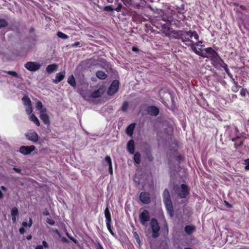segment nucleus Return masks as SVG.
I'll return each instance as SVG.
<instances>
[{
	"label": "nucleus",
	"instance_id": "obj_51",
	"mask_svg": "<svg viewBox=\"0 0 249 249\" xmlns=\"http://www.w3.org/2000/svg\"><path fill=\"white\" fill-rule=\"evenodd\" d=\"M13 170L14 171H15L16 172L18 173H20L21 172V170L18 169V168H17L16 167H14L13 168Z\"/></svg>",
	"mask_w": 249,
	"mask_h": 249
},
{
	"label": "nucleus",
	"instance_id": "obj_47",
	"mask_svg": "<svg viewBox=\"0 0 249 249\" xmlns=\"http://www.w3.org/2000/svg\"><path fill=\"white\" fill-rule=\"evenodd\" d=\"M197 40L198 41L197 42H196V43H195V46H203V45H201V44L203 43L202 41L198 40V39Z\"/></svg>",
	"mask_w": 249,
	"mask_h": 249
},
{
	"label": "nucleus",
	"instance_id": "obj_17",
	"mask_svg": "<svg viewBox=\"0 0 249 249\" xmlns=\"http://www.w3.org/2000/svg\"><path fill=\"white\" fill-rule=\"evenodd\" d=\"M127 149L131 154L134 153L135 148L134 141L131 140L128 142L127 144Z\"/></svg>",
	"mask_w": 249,
	"mask_h": 249
},
{
	"label": "nucleus",
	"instance_id": "obj_12",
	"mask_svg": "<svg viewBox=\"0 0 249 249\" xmlns=\"http://www.w3.org/2000/svg\"><path fill=\"white\" fill-rule=\"evenodd\" d=\"M140 200L144 204L150 202V195L148 193L142 192L140 195Z\"/></svg>",
	"mask_w": 249,
	"mask_h": 249
},
{
	"label": "nucleus",
	"instance_id": "obj_38",
	"mask_svg": "<svg viewBox=\"0 0 249 249\" xmlns=\"http://www.w3.org/2000/svg\"><path fill=\"white\" fill-rule=\"evenodd\" d=\"M105 160V161L107 163L108 166H111L112 165L111 159L109 156H106Z\"/></svg>",
	"mask_w": 249,
	"mask_h": 249
},
{
	"label": "nucleus",
	"instance_id": "obj_33",
	"mask_svg": "<svg viewBox=\"0 0 249 249\" xmlns=\"http://www.w3.org/2000/svg\"><path fill=\"white\" fill-rule=\"evenodd\" d=\"M32 224H33L32 219H31V218H30L28 223H27L26 222H23L22 223V225L23 226V227H26L27 226L30 227L32 225Z\"/></svg>",
	"mask_w": 249,
	"mask_h": 249
},
{
	"label": "nucleus",
	"instance_id": "obj_52",
	"mask_svg": "<svg viewBox=\"0 0 249 249\" xmlns=\"http://www.w3.org/2000/svg\"><path fill=\"white\" fill-rule=\"evenodd\" d=\"M108 168H109V173H110V174L112 175L113 170H112V165L111 166H108Z\"/></svg>",
	"mask_w": 249,
	"mask_h": 249
},
{
	"label": "nucleus",
	"instance_id": "obj_49",
	"mask_svg": "<svg viewBox=\"0 0 249 249\" xmlns=\"http://www.w3.org/2000/svg\"><path fill=\"white\" fill-rule=\"evenodd\" d=\"M19 231L20 234H23L25 232V229L23 227L20 228L19 230Z\"/></svg>",
	"mask_w": 249,
	"mask_h": 249
},
{
	"label": "nucleus",
	"instance_id": "obj_21",
	"mask_svg": "<svg viewBox=\"0 0 249 249\" xmlns=\"http://www.w3.org/2000/svg\"><path fill=\"white\" fill-rule=\"evenodd\" d=\"M195 230V227L194 226L188 225L185 227V231L188 234H191Z\"/></svg>",
	"mask_w": 249,
	"mask_h": 249
},
{
	"label": "nucleus",
	"instance_id": "obj_62",
	"mask_svg": "<svg viewBox=\"0 0 249 249\" xmlns=\"http://www.w3.org/2000/svg\"><path fill=\"white\" fill-rule=\"evenodd\" d=\"M31 238H32V236H31V235H29V236H28L27 237V239L28 240H30V239H31Z\"/></svg>",
	"mask_w": 249,
	"mask_h": 249
},
{
	"label": "nucleus",
	"instance_id": "obj_27",
	"mask_svg": "<svg viewBox=\"0 0 249 249\" xmlns=\"http://www.w3.org/2000/svg\"><path fill=\"white\" fill-rule=\"evenodd\" d=\"M22 100L24 105L25 106L32 104L31 100L26 96H24L22 98Z\"/></svg>",
	"mask_w": 249,
	"mask_h": 249
},
{
	"label": "nucleus",
	"instance_id": "obj_35",
	"mask_svg": "<svg viewBox=\"0 0 249 249\" xmlns=\"http://www.w3.org/2000/svg\"><path fill=\"white\" fill-rule=\"evenodd\" d=\"M7 22L4 19L0 18V29L7 26Z\"/></svg>",
	"mask_w": 249,
	"mask_h": 249
},
{
	"label": "nucleus",
	"instance_id": "obj_19",
	"mask_svg": "<svg viewBox=\"0 0 249 249\" xmlns=\"http://www.w3.org/2000/svg\"><path fill=\"white\" fill-rule=\"evenodd\" d=\"M58 68L57 65L53 64L48 65L46 68V71L49 73H51L57 70Z\"/></svg>",
	"mask_w": 249,
	"mask_h": 249
},
{
	"label": "nucleus",
	"instance_id": "obj_59",
	"mask_svg": "<svg viewBox=\"0 0 249 249\" xmlns=\"http://www.w3.org/2000/svg\"><path fill=\"white\" fill-rule=\"evenodd\" d=\"M3 197V195L2 193V192L1 191V190H0V199H2Z\"/></svg>",
	"mask_w": 249,
	"mask_h": 249
},
{
	"label": "nucleus",
	"instance_id": "obj_23",
	"mask_svg": "<svg viewBox=\"0 0 249 249\" xmlns=\"http://www.w3.org/2000/svg\"><path fill=\"white\" fill-rule=\"evenodd\" d=\"M135 127V124H130L126 128V133L129 136H132L133 134V130Z\"/></svg>",
	"mask_w": 249,
	"mask_h": 249
},
{
	"label": "nucleus",
	"instance_id": "obj_13",
	"mask_svg": "<svg viewBox=\"0 0 249 249\" xmlns=\"http://www.w3.org/2000/svg\"><path fill=\"white\" fill-rule=\"evenodd\" d=\"M146 110L148 114L155 116L159 113V109L154 106L148 107Z\"/></svg>",
	"mask_w": 249,
	"mask_h": 249
},
{
	"label": "nucleus",
	"instance_id": "obj_2",
	"mask_svg": "<svg viewBox=\"0 0 249 249\" xmlns=\"http://www.w3.org/2000/svg\"><path fill=\"white\" fill-rule=\"evenodd\" d=\"M163 199L168 213L171 216H172L174 213L173 206L169 192L167 189H165L163 192Z\"/></svg>",
	"mask_w": 249,
	"mask_h": 249
},
{
	"label": "nucleus",
	"instance_id": "obj_58",
	"mask_svg": "<svg viewBox=\"0 0 249 249\" xmlns=\"http://www.w3.org/2000/svg\"><path fill=\"white\" fill-rule=\"evenodd\" d=\"M124 4H128L129 1L127 0H122Z\"/></svg>",
	"mask_w": 249,
	"mask_h": 249
},
{
	"label": "nucleus",
	"instance_id": "obj_30",
	"mask_svg": "<svg viewBox=\"0 0 249 249\" xmlns=\"http://www.w3.org/2000/svg\"><path fill=\"white\" fill-rule=\"evenodd\" d=\"M234 132L235 133H237V135L235 137H232L231 138V140L232 142H235L237 139L240 138L241 137L240 134H238L239 131L237 127L234 128Z\"/></svg>",
	"mask_w": 249,
	"mask_h": 249
},
{
	"label": "nucleus",
	"instance_id": "obj_11",
	"mask_svg": "<svg viewBox=\"0 0 249 249\" xmlns=\"http://www.w3.org/2000/svg\"><path fill=\"white\" fill-rule=\"evenodd\" d=\"M39 117L40 119L46 124H50V118L47 114V109L44 108L40 112Z\"/></svg>",
	"mask_w": 249,
	"mask_h": 249
},
{
	"label": "nucleus",
	"instance_id": "obj_61",
	"mask_svg": "<svg viewBox=\"0 0 249 249\" xmlns=\"http://www.w3.org/2000/svg\"><path fill=\"white\" fill-rule=\"evenodd\" d=\"M44 214L45 215H48L49 214V213L47 211V212H45L44 213Z\"/></svg>",
	"mask_w": 249,
	"mask_h": 249
},
{
	"label": "nucleus",
	"instance_id": "obj_60",
	"mask_svg": "<svg viewBox=\"0 0 249 249\" xmlns=\"http://www.w3.org/2000/svg\"><path fill=\"white\" fill-rule=\"evenodd\" d=\"M243 144V142H241L239 144H238V145H237L236 144H234V146L235 147H236L237 146H240L241 145H242Z\"/></svg>",
	"mask_w": 249,
	"mask_h": 249
},
{
	"label": "nucleus",
	"instance_id": "obj_53",
	"mask_svg": "<svg viewBox=\"0 0 249 249\" xmlns=\"http://www.w3.org/2000/svg\"><path fill=\"white\" fill-rule=\"evenodd\" d=\"M228 76H229L230 77V78L231 79V81H232V83H233V81H235L234 80V78H233V77L232 75L231 74H229V75H228Z\"/></svg>",
	"mask_w": 249,
	"mask_h": 249
},
{
	"label": "nucleus",
	"instance_id": "obj_45",
	"mask_svg": "<svg viewBox=\"0 0 249 249\" xmlns=\"http://www.w3.org/2000/svg\"><path fill=\"white\" fill-rule=\"evenodd\" d=\"M134 237L136 238V241L138 242V243L140 244V239L139 235L136 232H135L134 233Z\"/></svg>",
	"mask_w": 249,
	"mask_h": 249
},
{
	"label": "nucleus",
	"instance_id": "obj_8",
	"mask_svg": "<svg viewBox=\"0 0 249 249\" xmlns=\"http://www.w3.org/2000/svg\"><path fill=\"white\" fill-rule=\"evenodd\" d=\"M119 81L118 80H114L107 90V94L112 95L114 94L118 89Z\"/></svg>",
	"mask_w": 249,
	"mask_h": 249
},
{
	"label": "nucleus",
	"instance_id": "obj_6",
	"mask_svg": "<svg viewBox=\"0 0 249 249\" xmlns=\"http://www.w3.org/2000/svg\"><path fill=\"white\" fill-rule=\"evenodd\" d=\"M141 223L145 226H147V223L150 220V214L148 211L144 210L139 215Z\"/></svg>",
	"mask_w": 249,
	"mask_h": 249
},
{
	"label": "nucleus",
	"instance_id": "obj_18",
	"mask_svg": "<svg viewBox=\"0 0 249 249\" xmlns=\"http://www.w3.org/2000/svg\"><path fill=\"white\" fill-rule=\"evenodd\" d=\"M104 92V90L102 88H99L97 90L93 92L91 94V97L93 98H98L101 96Z\"/></svg>",
	"mask_w": 249,
	"mask_h": 249
},
{
	"label": "nucleus",
	"instance_id": "obj_39",
	"mask_svg": "<svg viewBox=\"0 0 249 249\" xmlns=\"http://www.w3.org/2000/svg\"><path fill=\"white\" fill-rule=\"evenodd\" d=\"M107 230L109 231V232L111 233L112 235L115 237L116 234L113 231L111 227V224L107 225Z\"/></svg>",
	"mask_w": 249,
	"mask_h": 249
},
{
	"label": "nucleus",
	"instance_id": "obj_28",
	"mask_svg": "<svg viewBox=\"0 0 249 249\" xmlns=\"http://www.w3.org/2000/svg\"><path fill=\"white\" fill-rule=\"evenodd\" d=\"M36 108L37 110H39L40 112L42 111L43 109L46 108L43 107L42 103L40 101H37L36 103Z\"/></svg>",
	"mask_w": 249,
	"mask_h": 249
},
{
	"label": "nucleus",
	"instance_id": "obj_7",
	"mask_svg": "<svg viewBox=\"0 0 249 249\" xmlns=\"http://www.w3.org/2000/svg\"><path fill=\"white\" fill-rule=\"evenodd\" d=\"M177 193L180 198H185L187 195L189 193L188 186L184 184H181V186L178 188Z\"/></svg>",
	"mask_w": 249,
	"mask_h": 249
},
{
	"label": "nucleus",
	"instance_id": "obj_40",
	"mask_svg": "<svg viewBox=\"0 0 249 249\" xmlns=\"http://www.w3.org/2000/svg\"><path fill=\"white\" fill-rule=\"evenodd\" d=\"M128 107V102H124L123 103V106L122 107V111H125L127 110Z\"/></svg>",
	"mask_w": 249,
	"mask_h": 249
},
{
	"label": "nucleus",
	"instance_id": "obj_55",
	"mask_svg": "<svg viewBox=\"0 0 249 249\" xmlns=\"http://www.w3.org/2000/svg\"><path fill=\"white\" fill-rule=\"evenodd\" d=\"M225 71L227 73L228 75H229V74H231L230 72V70L228 68L226 69Z\"/></svg>",
	"mask_w": 249,
	"mask_h": 249
},
{
	"label": "nucleus",
	"instance_id": "obj_24",
	"mask_svg": "<svg viewBox=\"0 0 249 249\" xmlns=\"http://www.w3.org/2000/svg\"><path fill=\"white\" fill-rule=\"evenodd\" d=\"M96 76L100 79H105L107 75L105 72L103 71H98L96 73Z\"/></svg>",
	"mask_w": 249,
	"mask_h": 249
},
{
	"label": "nucleus",
	"instance_id": "obj_54",
	"mask_svg": "<svg viewBox=\"0 0 249 249\" xmlns=\"http://www.w3.org/2000/svg\"><path fill=\"white\" fill-rule=\"evenodd\" d=\"M12 219L13 223H16V216H12Z\"/></svg>",
	"mask_w": 249,
	"mask_h": 249
},
{
	"label": "nucleus",
	"instance_id": "obj_29",
	"mask_svg": "<svg viewBox=\"0 0 249 249\" xmlns=\"http://www.w3.org/2000/svg\"><path fill=\"white\" fill-rule=\"evenodd\" d=\"M233 86L232 87V90L234 92H237L239 90V88L240 87L238 82L236 81H233Z\"/></svg>",
	"mask_w": 249,
	"mask_h": 249
},
{
	"label": "nucleus",
	"instance_id": "obj_25",
	"mask_svg": "<svg viewBox=\"0 0 249 249\" xmlns=\"http://www.w3.org/2000/svg\"><path fill=\"white\" fill-rule=\"evenodd\" d=\"M30 120L31 121L34 123L37 126L40 125V123L37 117L33 114H31L30 116Z\"/></svg>",
	"mask_w": 249,
	"mask_h": 249
},
{
	"label": "nucleus",
	"instance_id": "obj_9",
	"mask_svg": "<svg viewBox=\"0 0 249 249\" xmlns=\"http://www.w3.org/2000/svg\"><path fill=\"white\" fill-rule=\"evenodd\" d=\"M36 147L34 145L31 146H22L19 148V152L23 155L30 154L32 151H34Z\"/></svg>",
	"mask_w": 249,
	"mask_h": 249
},
{
	"label": "nucleus",
	"instance_id": "obj_5",
	"mask_svg": "<svg viewBox=\"0 0 249 249\" xmlns=\"http://www.w3.org/2000/svg\"><path fill=\"white\" fill-rule=\"evenodd\" d=\"M25 68L30 71H36L41 67V65L37 62H28L24 65Z\"/></svg>",
	"mask_w": 249,
	"mask_h": 249
},
{
	"label": "nucleus",
	"instance_id": "obj_10",
	"mask_svg": "<svg viewBox=\"0 0 249 249\" xmlns=\"http://www.w3.org/2000/svg\"><path fill=\"white\" fill-rule=\"evenodd\" d=\"M26 138L34 142H37L38 140V136L37 133L34 131H30L25 134Z\"/></svg>",
	"mask_w": 249,
	"mask_h": 249
},
{
	"label": "nucleus",
	"instance_id": "obj_22",
	"mask_svg": "<svg viewBox=\"0 0 249 249\" xmlns=\"http://www.w3.org/2000/svg\"><path fill=\"white\" fill-rule=\"evenodd\" d=\"M68 83L72 87H76V82L73 75H71L68 78Z\"/></svg>",
	"mask_w": 249,
	"mask_h": 249
},
{
	"label": "nucleus",
	"instance_id": "obj_31",
	"mask_svg": "<svg viewBox=\"0 0 249 249\" xmlns=\"http://www.w3.org/2000/svg\"><path fill=\"white\" fill-rule=\"evenodd\" d=\"M2 72H5V73H6L13 77H18V74L17 73V72H16V71H2Z\"/></svg>",
	"mask_w": 249,
	"mask_h": 249
},
{
	"label": "nucleus",
	"instance_id": "obj_1",
	"mask_svg": "<svg viewBox=\"0 0 249 249\" xmlns=\"http://www.w3.org/2000/svg\"><path fill=\"white\" fill-rule=\"evenodd\" d=\"M178 38L187 46H191L193 44V41L190 39L193 37L196 40H198L199 36L196 31H179L178 32Z\"/></svg>",
	"mask_w": 249,
	"mask_h": 249
},
{
	"label": "nucleus",
	"instance_id": "obj_34",
	"mask_svg": "<svg viewBox=\"0 0 249 249\" xmlns=\"http://www.w3.org/2000/svg\"><path fill=\"white\" fill-rule=\"evenodd\" d=\"M18 214V211L16 207L12 209L11 215L12 216H17Z\"/></svg>",
	"mask_w": 249,
	"mask_h": 249
},
{
	"label": "nucleus",
	"instance_id": "obj_37",
	"mask_svg": "<svg viewBox=\"0 0 249 249\" xmlns=\"http://www.w3.org/2000/svg\"><path fill=\"white\" fill-rule=\"evenodd\" d=\"M145 4L146 1H145V0H140V2H139V3L137 4L136 7L138 8L141 7H143L145 6Z\"/></svg>",
	"mask_w": 249,
	"mask_h": 249
},
{
	"label": "nucleus",
	"instance_id": "obj_48",
	"mask_svg": "<svg viewBox=\"0 0 249 249\" xmlns=\"http://www.w3.org/2000/svg\"><path fill=\"white\" fill-rule=\"evenodd\" d=\"M80 44V43L79 42H76L74 43H73V44H72L71 46L73 47H77L79 46Z\"/></svg>",
	"mask_w": 249,
	"mask_h": 249
},
{
	"label": "nucleus",
	"instance_id": "obj_26",
	"mask_svg": "<svg viewBox=\"0 0 249 249\" xmlns=\"http://www.w3.org/2000/svg\"><path fill=\"white\" fill-rule=\"evenodd\" d=\"M133 159H134V160L136 164H139L140 163L141 155L139 153H138V152L136 153L134 155Z\"/></svg>",
	"mask_w": 249,
	"mask_h": 249
},
{
	"label": "nucleus",
	"instance_id": "obj_44",
	"mask_svg": "<svg viewBox=\"0 0 249 249\" xmlns=\"http://www.w3.org/2000/svg\"><path fill=\"white\" fill-rule=\"evenodd\" d=\"M46 222L51 225H53L55 223L54 221L53 220L49 218L47 219Z\"/></svg>",
	"mask_w": 249,
	"mask_h": 249
},
{
	"label": "nucleus",
	"instance_id": "obj_41",
	"mask_svg": "<svg viewBox=\"0 0 249 249\" xmlns=\"http://www.w3.org/2000/svg\"><path fill=\"white\" fill-rule=\"evenodd\" d=\"M103 9L106 11H113L114 10V9L112 8V5L105 6L103 8Z\"/></svg>",
	"mask_w": 249,
	"mask_h": 249
},
{
	"label": "nucleus",
	"instance_id": "obj_4",
	"mask_svg": "<svg viewBox=\"0 0 249 249\" xmlns=\"http://www.w3.org/2000/svg\"><path fill=\"white\" fill-rule=\"evenodd\" d=\"M150 226L152 230V237L154 238L158 237L159 235L160 226L157 220L155 218L152 219Z\"/></svg>",
	"mask_w": 249,
	"mask_h": 249
},
{
	"label": "nucleus",
	"instance_id": "obj_43",
	"mask_svg": "<svg viewBox=\"0 0 249 249\" xmlns=\"http://www.w3.org/2000/svg\"><path fill=\"white\" fill-rule=\"evenodd\" d=\"M122 7V4L121 3H118L117 7L114 9V10L116 11L117 12H120L121 10Z\"/></svg>",
	"mask_w": 249,
	"mask_h": 249
},
{
	"label": "nucleus",
	"instance_id": "obj_46",
	"mask_svg": "<svg viewBox=\"0 0 249 249\" xmlns=\"http://www.w3.org/2000/svg\"><path fill=\"white\" fill-rule=\"evenodd\" d=\"M96 249H104L103 247L102 246L101 244L99 242H97Z\"/></svg>",
	"mask_w": 249,
	"mask_h": 249
},
{
	"label": "nucleus",
	"instance_id": "obj_42",
	"mask_svg": "<svg viewBox=\"0 0 249 249\" xmlns=\"http://www.w3.org/2000/svg\"><path fill=\"white\" fill-rule=\"evenodd\" d=\"M244 164L245 165V169L249 170V159L245 160Z\"/></svg>",
	"mask_w": 249,
	"mask_h": 249
},
{
	"label": "nucleus",
	"instance_id": "obj_64",
	"mask_svg": "<svg viewBox=\"0 0 249 249\" xmlns=\"http://www.w3.org/2000/svg\"><path fill=\"white\" fill-rule=\"evenodd\" d=\"M183 10H184L183 9L182 10H180V11H179V13L180 14L183 13Z\"/></svg>",
	"mask_w": 249,
	"mask_h": 249
},
{
	"label": "nucleus",
	"instance_id": "obj_56",
	"mask_svg": "<svg viewBox=\"0 0 249 249\" xmlns=\"http://www.w3.org/2000/svg\"><path fill=\"white\" fill-rule=\"evenodd\" d=\"M35 249H43V246L41 245H37Z\"/></svg>",
	"mask_w": 249,
	"mask_h": 249
},
{
	"label": "nucleus",
	"instance_id": "obj_16",
	"mask_svg": "<svg viewBox=\"0 0 249 249\" xmlns=\"http://www.w3.org/2000/svg\"><path fill=\"white\" fill-rule=\"evenodd\" d=\"M215 67L217 65H219L220 67L224 68V70L228 68L227 65L224 62V61L220 58L219 56V58L215 61L214 64H213Z\"/></svg>",
	"mask_w": 249,
	"mask_h": 249
},
{
	"label": "nucleus",
	"instance_id": "obj_50",
	"mask_svg": "<svg viewBox=\"0 0 249 249\" xmlns=\"http://www.w3.org/2000/svg\"><path fill=\"white\" fill-rule=\"evenodd\" d=\"M42 245H43V246L46 248H47L48 247V245L45 241H43L42 242Z\"/></svg>",
	"mask_w": 249,
	"mask_h": 249
},
{
	"label": "nucleus",
	"instance_id": "obj_63",
	"mask_svg": "<svg viewBox=\"0 0 249 249\" xmlns=\"http://www.w3.org/2000/svg\"><path fill=\"white\" fill-rule=\"evenodd\" d=\"M132 50H133V51H137V49H136V48H135V47H133V48H132Z\"/></svg>",
	"mask_w": 249,
	"mask_h": 249
},
{
	"label": "nucleus",
	"instance_id": "obj_3",
	"mask_svg": "<svg viewBox=\"0 0 249 249\" xmlns=\"http://www.w3.org/2000/svg\"><path fill=\"white\" fill-rule=\"evenodd\" d=\"M200 56L204 58H209L212 61L213 64H214L215 61L219 57L217 53L211 47L203 49Z\"/></svg>",
	"mask_w": 249,
	"mask_h": 249
},
{
	"label": "nucleus",
	"instance_id": "obj_32",
	"mask_svg": "<svg viewBox=\"0 0 249 249\" xmlns=\"http://www.w3.org/2000/svg\"><path fill=\"white\" fill-rule=\"evenodd\" d=\"M57 36L59 37L63 38V39H66L69 38V36L67 35H66V34H65L64 33H63L61 32H58L57 34Z\"/></svg>",
	"mask_w": 249,
	"mask_h": 249
},
{
	"label": "nucleus",
	"instance_id": "obj_36",
	"mask_svg": "<svg viewBox=\"0 0 249 249\" xmlns=\"http://www.w3.org/2000/svg\"><path fill=\"white\" fill-rule=\"evenodd\" d=\"M33 111L32 104L26 106V112L28 114H31Z\"/></svg>",
	"mask_w": 249,
	"mask_h": 249
},
{
	"label": "nucleus",
	"instance_id": "obj_20",
	"mask_svg": "<svg viewBox=\"0 0 249 249\" xmlns=\"http://www.w3.org/2000/svg\"><path fill=\"white\" fill-rule=\"evenodd\" d=\"M191 48L192 50L196 54L200 56L201 53H202L203 49H197L196 48V46H195V43L193 42V44L191 46H188Z\"/></svg>",
	"mask_w": 249,
	"mask_h": 249
},
{
	"label": "nucleus",
	"instance_id": "obj_14",
	"mask_svg": "<svg viewBox=\"0 0 249 249\" xmlns=\"http://www.w3.org/2000/svg\"><path fill=\"white\" fill-rule=\"evenodd\" d=\"M65 76V71H63L56 73L55 78L53 80V82L56 84L61 81Z\"/></svg>",
	"mask_w": 249,
	"mask_h": 249
},
{
	"label": "nucleus",
	"instance_id": "obj_57",
	"mask_svg": "<svg viewBox=\"0 0 249 249\" xmlns=\"http://www.w3.org/2000/svg\"><path fill=\"white\" fill-rule=\"evenodd\" d=\"M0 188L3 191H6L7 190V188L5 186H1L0 187Z\"/></svg>",
	"mask_w": 249,
	"mask_h": 249
},
{
	"label": "nucleus",
	"instance_id": "obj_15",
	"mask_svg": "<svg viewBox=\"0 0 249 249\" xmlns=\"http://www.w3.org/2000/svg\"><path fill=\"white\" fill-rule=\"evenodd\" d=\"M105 216L106 217V225L111 224L112 222L111 214L109 210L108 206H107L105 210Z\"/></svg>",
	"mask_w": 249,
	"mask_h": 249
}]
</instances>
